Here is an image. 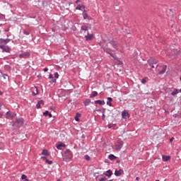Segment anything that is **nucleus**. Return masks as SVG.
Instances as JSON below:
<instances>
[{"label": "nucleus", "mask_w": 181, "mask_h": 181, "mask_svg": "<svg viewBox=\"0 0 181 181\" xmlns=\"http://www.w3.org/2000/svg\"><path fill=\"white\" fill-rule=\"evenodd\" d=\"M103 49L104 50V52L105 53H107V54H109L110 56V57H112V59H114V60H118V57H117V55H115V54H113L112 49H111V48L108 47V45H106L105 47H103Z\"/></svg>", "instance_id": "nucleus-1"}, {"label": "nucleus", "mask_w": 181, "mask_h": 181, "mask_svg": "<svg viewBox=\"0 0 181 181\" xmlns=\"http://www.w3.org/2000/svg\"><path fill=\"white\" fill-rule=\"evenodd\" d=\"M159 61L156 59L155 57H151L148 61L147 63L148 66H150V70H152V69H155V66L153 64H157Z\"/></svg>", "instance_id": "nucleus-2"}, {"label": "nucleus", "mask_w": 181, "mask_h": 181, "mask_svg": "<svg viewBox=\"0 0 181 181\" xmlns=\"http://www.w3.org/2000/svg\"><path fill=\"white\" fill-rule=\"evenodd\" d=\"M115 148L116 151H121V149L122 148V146H124V141H122V140H118L115 145Z\"/></svg>", "instance_id": "nucleus-3"}, {"label": "nucleus", "mask_w": 181, "mask_h": 181, "mask_svg": "<svg viewBox=\"0 0 181 181\" xmlns=\"http://www.w3.org/2000/svg\"><path fill=\"white\" fill-rule=\"evenodd\" d=\"M22 127L23 125V118L16 119L15 123H13L12 127Z\"/></svg>", "instance_id": "nucleus-4"}, {"label": "nucleus", "mask_w": 181, "mask_h": 181, "mask_svg": "<svg viewBox=\"0 0 181 181\" xmlns=\"http://www.w3.org/2000/svg\"><path fill=\"white\" fill-rule=\"evenodd\" d=\"M11 42V39L7 38V39H4V38H0V46H6L8 43Z\"/></svg>", "instance_id": "nucleus-5"}, {"label": "nucleus", "mask_w": 181, "mask_h": 181, "mask_svg": "<svg viewBox=\"0 0 181 181\" xmlns=\"http://www.w3.org/2000/svg\"><path fill=\"white\" fill-rule=\"evenodd\" d=\"M0 49H1L2 52H5L6 53H11V47L9 46L6 45H0Z\"/></svg>", "instance_id": "nucleus-6"}, {"label": "nucleus", "mask_w": 181, "mask_h": 181, "mask_svg": "<svg viewBox=\"0 0 181 181\" xmlns=\"http://www.w3.org/2000/svg\"><path fill=\"white\" fill-rule=\"evenodd\" d=\"M30 56V52H25L24 53L20 54L19 58L20 59H26V57H29Z\"/></svg>", "instance_id": "nucleus-7"}, {"label": "nucleus", "mask_w": 181, "mask_h": 181, "mask_svg": "<svg viewBox=\"0 0 181 181\" xmlns=\"http://www.w3.org/2000/svg\"><path fill=\"white\" fill-rule=\"evenodd\" d=\"M122 117L124 119H127V118H129L130 115H129V113L128 112V110H124L122 112Z\"/></svg>", "instance_id": "nucleus-8"}, {"label": "nucleus", "mask_w": 181, "mask_h": 181, "mask_svg": "<svg viewBox=\"0 0 181 181\" xmlns=\"http://www.w3.org/2000/svg\"><path fill=\"white\" fill-rule=\"evenodd\" d=\"M110 45L112 46L114 49H116V50H118V44L115 42V40H112L110 41Z\"/></svg>", "instance_id": "nucleus-9"}, {"label": "nucleus", "mask_w": 181, "mask_h": 181, "mask_svg": "<svg viewBox=\"0 0 181 181\" xmlns=\"http://www.w3.org/2000/svg\"><path fill=\"white\" fill-rule=\"evenodd\" d=\"M91 104H99V105H105V101L101 100H95L94 102H92Z\"/></svg>", "instance_id": "nucleus-10"}, {"label": "nucleus", "mask_w": 181, "mask_h": 181, "mask_svg": "<svg viewBox=\"0 0 181 181\" xmlns=\"http://www.w3.org/2000/svg\"><path fill=\"white\" fill-rule=\"evenodd\" d=\"M121 175H124V170L122 169L116 170L115 171V176H121Z\"/></svg>", "instance_id": "nucleus-11"}, {"label": "nucleus", "mask_w": 181, "mask_h": 181, "mask_svg": "<svg viewBox=\"0 0 181 181\" xmlns=\"http://www.w3.org/2000/svg\"><path fill=\"white\" fill-rule=\"evenodd\" d=\"M94 37V35H93V34H90L88 31V35L85 36V39L86 40L88 41V40H93Z\"/></svg>", "instance_id": "nucleus-12"}, {"label": "nucleus", "mask_w": 181, "mask_h": 181, "mask_svg": "<svg viewBox=\"0 0 181 181\" xmlns=\"http://www.w3.org/2000/svg\"><path fill=\"white\" fill-rule=\"evenodd\" d=\"M41 159L45 160V163H48V165H52V163H53V160H49V159H47V157L46 156H42Z\"/></svg>", "instance_id": "nucleus-13"}, {"label": "nucleus", "mask_w": 181, "mask_h": 181, "mask_svg": "<svg viewBox=\"0 0 181 181\" xmlns=\"http://www.w3.org/2000/svg\"><path fill=\"white\" fill-rule=\"evenodd\" d=\"M32 93H33V95H37V94H39V90H37V87L35 86L34 88H33L32 89Z\"/></svg>", "instance_id": "nucleus-14"}, {"label": "nucleus", "mask_w": 181, "mask_h": 181, "mask_svg": "<svg viewBox=\"0 0 181 181\" xmlns=\"http://www.w3.org/2000/svg\"><path fill=\"white\" fill-rule=\"evenodd\" d=\"M91 100H90L89 98L86 99L83 101V105H85V107H88V105H90V104H91Z\"/></svg>", "instance_id": "nucleus-15"}, {"label": "nucleus", "mask_w": 181, "mask_h": 181, "mask_svg": "<svg viewBox=\"0 0 181 181\" xmlns=\"http://www.w3.org/2000/svg\"><path fill=\"white\" fill-rule=\"evenodd\" d=\"M166 69H168V66L164 65L163 66V69L159 71L158 74H165V73L166 72Z\"/></svg>", "instance_id": "nucleus-16"}, {"label": "nucleus", "mask_w": 181, "mask_h": 181, "mask_svg": "<svg viewBox=\"0 0 181 181\" xmlns=\"http://www.w3.org/2000/svg\"><path fill=\"white\" fill-rule=\"evenodd\" d=\"M97 95H98V92L93 91L92 93L89 96V98H94V97H97Z\"/></svg>", "instance_id": "nucleus-17"}, {"label": "nucleus", "mask_w": 181, "mask_h": 181, "mask_svg": "<svg viewBox=\"0 0 181 181\" xmlns=\"http://www.w3.org/2000/svg\"><path fill=\"white\" fill-rule=\"evenodd\" d=\"M43 115L45 117H49V118H52V117H53V115H52V113L49 112V110H46L44 113Z\"/></svg>", "instance_id": "nucleus-18"}, {"label": "nucleus", "mask_w": 181, "mask_h": 181, "mask_svg": "<svg viewBox=\"0 0 181 181\" xmlns=\"http://www.w3.org/2000/svg\"><path fill=\"white\" fill-rule=\"evenodd\" d=\"M42 155H44V156H50V153L47 149L42 150Z\"/></svg>", "instance_id": "nucleus-19"}, {"label": "nucleus", "mask_w": 181, "mask_h": 181, "mask_svg": "<svg viewBox=\"0 0 181 181\" xmlns=\"http://www.w3.org/2000/svg\"><path fill=\"white\" fill-rule=\"evenodd\" d=\"M66 148V144H64V143H61L60 144L57 145V148L62 150V148Z\"/></svg>", "instance_id": "nucleus-20"}, {"label": "nucleus", "mask_w": 181, "mask_h": 181, "mask_svg": "<svg viewBox=\"0 0 181 181\" xmlns=\"http://www.w3.org/2000/svg\"><path fill=\"white\" fill-rule=\"evenodd\" d=\"M162 159L163 162H168L170 159V156H163Z\"/></svg>", "instance_id": "nucleus-21"}, {"label": "nucleus", "mask_w": 181, "mask_h": 181, "mask_svg": "<svg viewBox=\"0 0 181 181\" xmlns=\"http://www.w3.org/2000/svg\"><path fill=\"white\" fill-rule=\"evenodd\" d=\"M111 101H112V98H107V105H109V107H112Z\"/></svg>", "instance_id": "nucleus-22"}, {"label": "nucleus", "mask_w": 181, "mask_h": 181, "mask_svg": "<svg viewBox=\"0 0 181 181\" xmlns=\"http://www.w3.org/2000/svg\"><path fill=\"white\" fill-rule=\"evenodd\" d=\"M81 30H83L84 32H88V27H87V25H82L81 27Z\"/></svg>", "instance_id": "nucleus-23"}, {"label": "nucleus", "mask_w": 181, "mask_h": 181, "mask_svg": "<svg viewBox=\"0 0 181 181\" xmlns=\"http://www.w3.org/2000/svg\"><path fill=\"white\" fill-rule=\"evenodd\" d=\"M105 175V176H107V177H111V176H112V171H111V170H108L107 173Z\"/></svg>", "instance_id": "nucleus-24"}, {"label": "nucleus", "mask_w": 181, "mask_h": 181, "mask_svg": "<svg viewBox=\"0 0 181 181\" xmlns=\"http://www.w3.org/2000/svg\"><path fill=\"white\" fill-rule=\"evenodd\" d=\"M80 117H81V114L77 112L76 115L75 117V120L77 121V122L80 121V119H79Z\"/></svg>", "instance_id": "nucleus-25"}, {"label": "nucleus", "mask_w": 181, "mask_h": 181, "mask_svg": "<svg viewBox=\"0 0 181 181\" xmlns=\"http://www.w3.org/2000/svg\"><path fill=\"white\" fill-rule=\"evenodd\" d=\"M109 159H110V160H115V159H117V156H115L113 155V154H110V155L109 156Z\"/></svg>", "instance_id": "nucleus-26"}, {"label": "nucleus", "mask_w": 181, "mask_h": 181, "mask_svg": "<svg viewBox=\"0 0 181 181\" xmlns=\"http://www.w3.org/2000/svg\"><path fill=\"white\" fill-rule=\"evenodd\" d=\"M176 94H179V90L174 89V90L171 93V95H176Z\"/></svg>", "instance_id": "nucleus-27"}, {"label": "nucleus", "mask_w": 181, "mask_h": 181, "mask_svg": "<svg viewBox=\"0 0 181 181\" xmlns=\"http://www.w3.org/2000/svg\"><path fill=\"white\" fill-rule=\"evenodd\" d=\"M82 8H86V7L84 6V5H82V6L81 5H78L76 6V9L78 10V11H81Z\"/></svg>", "instance_id": "nucleus-28"}, {"label": "nucleus", "mask_w": 181, "mask_h": 181, "mask_svg": "<svg viewBox=\"0 0 181 181\" xmlns=\"http://www.w3.org/2000/svg\"><path fill=\"white\" fill-rule=\"evenodd\" d=\"M63 160H64V162H70V160H71V158H70V157H64V158H63Z\"/></svg>", "instance_id": "nucleus-29"}, {"label": "nucleus", "mask_w": 181, "mask_h": 181, "mask_svg": "<svg viewBox=\"0 0 181 181\" xmlns=\"http://www.w3.org/2000/svg\"><path fill=\"white\" fill-rule=\"evenodd\" d=\"M23 33L24 35H26V36L30 35V33L29 31H28L27 30H23Z\"/></svg>", "instance_id": "nucleus-30"}, {"label": "nucleus", "mask_w": 181, "mask_h": 181, "mask_svg": "<svg viewBox=\"0 0 181 181\" xmlns=\"http://www.w3.org/2000/svg\"><path fill=\"white\" fill-rule=\"evenodd\" d=\"M98 181H110V180H108V179H107V177H103L100 178L98 180Z\"/></svg>", "instance_id": "nucleus-31"}, {"label": "nucleus", "mask_w": 181, "mask_h": 181, "mask_svg": "<svg viewBox=\"0 0 181 181\" xmlns=\"http://www.w3.org/2000/svg\"><path fill=\"white\" fill-rule=\"evenodd\" d=\"M83 19H88V14H87V13H83Z\"/></svg>", "instance_id": "nucleus-32"}, {"label": "nucleus", "mask_w": 181, "mask_h": 181, "mask_svg": "<svg viewBox=\"0 0 181 181\" xmlns=\"http://www.w3.org/2000/svg\"><path fill=\"white\" fill-rule=\"evenodd\" d=\"M54 78H59V77L60 76V75L59 74L58 72H55V73L54 74Z\"/></svg>", "instance_id": "nucleus-33"}, {"label": "nucleus", "mask_w": 181, "mask_h": 181, "mask_svg": "<svg viewBox=\"0 0 181 181\" xmlns=\"http://www.w3.org/2000/svg\"><path fill=\"white\" fill-rule=\"evenodd\" d=\"M9 117H11V112L8 111L6 113V118H9Z\"/></svg>", "instance_id": "nucleus-34"}, {"label": "nucleus", "mask_w": 181, "mask_h": 181, "mask_svg": "<svg viewBox=\"0 0 181 181\" xmlns=\"http://www.w3.org/2000/svg\"><path fill=\"white\" fill-rule=\"evenodd\" d=\"M27 177H28V176H26V175H21L22 180H26V179H28Z\"/></svg>", "instance_id": "nucleus-35"}, {"label": "nucleus", "mask_w": 181, "mask_h": 181, "mask_svg": "<svg viewBox=\"0 0 181 181\" xmlns=\"http://www.w3.org/2000/svg\"><path fill=\"white\" fill-rule=\"evenodd\" d=\"M3 78L6 80V78H9V76H8L7 74H3Z\"/></svg>", "instance_id": "nucleus-36"}, {"label": "nucleus", "mask_w": 181, "mask_h": 181, "mask_svg": "<svg viewBox=\"0 0 181 181\" xmlns=\"http://www.w3.org/2000/svg\"><path fill=\"white\" fill-rule=\"evenodd\" d=\"M85 159H86V160H90V156H89L88 155H86V156H85Z\"/></svg>", "instance_id": "nucleus-37"}, {"label": "nucleus", "mask_w": 181, "mask_h": 181, "mask_svg": "<svg viewBox=\"0 0 181 181\" xmlns=\"http://www.w3.org/2000/svg\"><path fill=\"white\" fill-rule=\"evenodd\" d=\"M141 83H142V84H146V78H143L141 80Z\"/></svg>", "instance_id": "nucleus-38"}, {"label": "nucleus", "mask_w": 181, "mask_h": 181, "mask_svg": "<svg viewBox=\"0 0 181 181\" xmlns=\"http://www.w3.org/2000/svg\"><path fill=\"white\" fill-rule=\"evenodd\" d=\"M38 103L41 105V104L42 105H45V102H43V100H39L38 101Z\"/></svg>", "instance_id": "nucleus-39"}, {"label": "nucleus", "mask_w": 181, "mask_h": 181, "mask_svg": "<svg viewBox=\"0 0 181 181\" xmlns=\"http://www.w3.org/2000/svg\"><path fill=\"white\" fill-rule=\"evenodd\" d=\"M36 108H37V109L40 108V103H38V102L36 104Z\"/></svg>", "instance_id": "nucleus-40"}, {"label": "nucleus", "mask_w": 181, "mask_h": 181, "mask_svg": "<svg viewBox=\"0 0 181 181\" xmlns=\"http://www.w3.org/2000/svg\"><path fill=\"white\" fill-rule=\"evenodd\" d=\"M56 78H52V81H51V83H56Z\"/></svg>", "instance_id": "nucleus-41"}, {"label": "nucleus", "mask_w": 181, "mask_h": 181, "mask_svg": "<svg viewBox=\"0 0 181 181\" xmlns=\"http://www.w3.org/2000/svg\"><path fill=\"white\" fill-rule=\"evenodd\" d=\"M49 78H53V74H49Z\"/></svg>", "instance_id": "nucleus-42"}, {"label": "nucleus", "mask_w": 181, "mask_h": 181, "mask_svg": "<svg viewBox=\"0 0 181 181\" xmlns=\"http://www.w3.org/2000/svg\"><path fill=\"white\" fill-rule=\"evenodd\" d=\"M173 139H175L174 137H172L171 139H170V142H173Z\"/></svg>", "instance_id": "nucleus-43"}, {"label": "nucleus", "mask_w": 181, "mask_h": 181, "mask_svg": "<svg viewBox=\"0 0 181 181\" xmlns=\"http://www.w3.org/2000/svg\"><path fill=\"white\" fill-rule=\"evenodd\" d=\"M107 128L111 129V128H112V126L111 124H108Z\"/></svg>", "instance_id": "nucleus-44"}, {"label": "nucleus", "mask_w": 181, "mask_h": 181, "mask_svg": "<svg viewBox=\"0 0 181 181\" xmlns=\"http://www.w3.org/2000/svg\"><path fill=\"white\" fill-rule=\"evenodd\" d=\"M4 32H9V28L4 30Z\"/></svg>", "instance_id": "nucleus-45"}, {"label": "nucleus", "mask_w": 181, "mask_h": 181, "mask_svg": "<svg viewBox=\"0 0 181 181\" xmlns=\"http://www.w3.org/2000/svg\"><path fill=\"white\" fill-rule=\"evenodd\" d=\"M48 70H49V69H47V68H45V69H44V71H45V72H46V71H48Z\"/></svg>", "instance_id": "nucleus-46"}, {"label": "nucleus", "mask_w": 181, "mask_h": 181, "mask_svg": "<svg viewBox=\"0 0 181 181\" xmlns=\"http://www.w3.org/2000/svg\"><path fill=\"white\" fill-rule=\"evenodd\" d=\"M102 118H103V119H105V115H103V116H102Z\"/></svg>", "instance_id": "nucleus-47"}, {"label": "nucleus", "mask_w": 181, "mask_h": 181, "mask_svg": "<svg viewBox=\"0 0 181 181\" xmlns=\"http://www.w3.org/2000/svg\"><path fill=\"white\" fill-rule=\"evenodd\" d=\"M0 95H4V92H2L1 90H0Z\"/></svg>", "instance_id": "nucleus-48"}, {"label": "nucleus", "mask_w": 181, "mask_h": 181, "mask_svg": "<svg viewBox=\"0 0 181 181\" xmlns=\"http://www.w3.org/2000/svg\"><path fill=\"white\" fill-rule=\"evenodd\" d=\"M80 2V0H76V4H78Z\"/></svg>", "instance_id": "nucleus-49"}, {"label": "nucleus", "mask_w": 181, "mask_h": 181, "mask_svg": "<svg viewBox=\"0 0 181 181\" xmlns=\"http://www.w3.org/2000/svg\"><path fill=\"white\" fill-rule=\"evenodd\" d=\"M2 103H0V110H1Z\"/></svg>", "instance_id": "nucleus-50"}, {"label": "nucleus", "mask_w": 181, "mask_h": 181, "mask_svg": "<svg viewBox=\"0 0 181 181\" xmlns=\"http://www.w3.org/2000/svg\"><path fill=\"white\" fill-rule=\"evenodd\" d=\"M136 180H139V177H136Z\"/></svg>", "instance_id": "nucleus-51"}, {"label": "nucleus", "mask_w": 181, "mask_h": 181, "mask_svg": "<svg viewBox=\"0 0 181 181\" xmlns=\"http://www.w3.org/2000/svg\"><path fill=\"white\" fill-rule=\"evenodd\" d=\"M2 117V114H0V118H1Z\"/></svg>", "instance_id": "nucleus-52"}, {"label": "nucleus", "mask_w": 181, "mask_h": 181, "mask_svg": "<svg viewBox=\"0 0 181 181\" xmlns=\"http://www.w3.org/2000/svg\"><path fill=\"white\" fill-rule=\"evenodd\" d=\"M120 52H121V53H124V52H123L122 50H120Z\"/></svg>", "instance_id": "nucleus-53"}, {"label": "nucleus", "mask_w": 181, "mask_h": 181, "mask_svg": "<svg viewBox=\"0 0 181 181\" xmlns=\"http://www.w3.org/2000/svg\"><path fill=\"white\" fill-rule=\"evenodd\" d=\"M158 65H156V69H158Z\"/></svg>", "instance_id": "nucleus-54"}, {"label": "nucleus", "mask_w": 181, "mask_h": 181, "mask_svg": "<svg viewBox=\"0 0 181 181\" xmlns=\"http://www.w3.org/2000/svg\"><path fill=\"white\" fill-rule=\"evenodd\" d=\"M117 163H119V161H117Z\"/></svg>", "instance_id": "nucleus-55"}, {"label": "nucleus", "mask_w": 181, "mask_h": 181, "mask_svg": "<svg viewBox=\"0 0 181 181\" xmlns=\"http://www.w3.org/2000/svg\"><path fill=\"white\" fill-rule=\"evenodd\" d=\"M179 91H180V93H181V89H180V90H179Z\"/></svg>", "instance_id": "nucleus-56"}, {"label": "nucleus", "mask_w": 181, "mask_h": 181, "mask_svg": "<svg viewBox=\"0 0 181 181\" xmlns=\"http://www.w3.org/2000/svg\"><path fill=\"white\" fill-rule=\"evenodd\" d=\"M95 111H96L95 110H93V112H95Z\"/></svg>", "instance_id": "nucleus-57"}, {"label": "nucleus", "mask_w": 181, "mask_h": 181, "mask_svg": "<svg viewBox=\"0 0 181 181\" xmlns=\"http://www.w3.org/2000/svg\"><path fill=\"white\" fill-rule=\"evenodd\" d=\"M57 181H60V180H57Z\"/></svg>", "instance_id": "nucleus-58"}]
</instances>
